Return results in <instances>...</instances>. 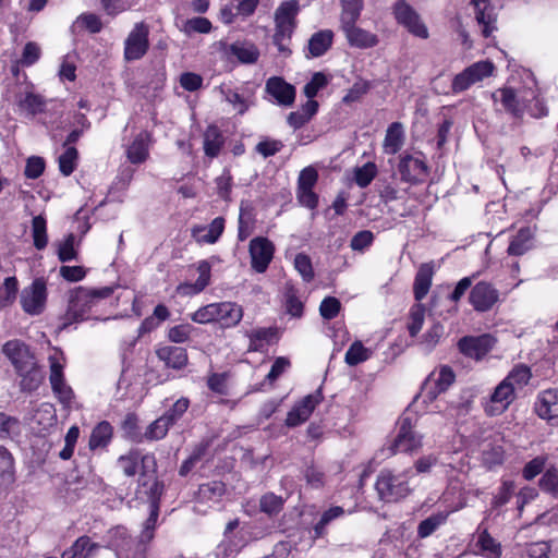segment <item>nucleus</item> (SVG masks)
I'll list each match as a JSON object with an SVG mask.
<instances>
[{
	"instance_id": "1",
	"label": "nucleus",
	"mask_w": 558,
	"mask_h": 558,
	"mask_svg": "<svg viewBox=\"0 0 558 558\" xmlns=\"http://www.w3.org/2000/svg\"><path fill=\"white\" fill-rule=\"evenodd\" d=\"M113 289L104 287L99 289H88L84 287L76 288L70 295L69 305L65 314L60 317L59 330L68 328L73 323L82 322L87 317L90 308L99 300L111 296Z\"/></svg>"
},
{
	"instance_id": "2",
	"label": "nucleus",
	"mask_w": 558,
	"mask_h": 558,
	"mask_svg": "<svg viewBox=\"0 0 558 558\" xmlns=\"http://www.w3.org/2000/svg\"><path fill=\"white\" fill-rule=\"evenodd\" d=\"M411 469L401 473H393L384 469L377 476L375 489L380 500L385 502H397L410 495L412 488L409 485Z\"/></svg>"
},
{
	"instance_id": "3",
	"label": "nucleus",
	"mask_w": 558,
	"mask_h": 558,
	"mask_svg": "<svg viewBox=\"0 0 558 558\" xmlns=\"http://www.w3.org/2000/svg\"><path fill=\"white\" fill-rule=\"evenodd\" d=\"M398 433L395 439L387 448L391 454L397 452H414L422 447L423 436L413 429L412 418L408 415H402L398 423Z\"/></svg>"
},
{
	"instance_id": "4",
	"label": "nucleus",
	"mask_w": 558,
	"mask_h": 558,
	"mask_svg": "<svg viewBox=\"0 0 558 558\" xmlns=\"http://www.w3.org/2000/svg\"><path fill=\"white\" fill-rule=\"evenodd\" d=\"M149 27L144 22L136 23L124 41V59L128 62L142 59L149 49Z\"/></svg>"
},
{
	"instance_id": "5",
	"label": "nucleus",
	"mask_w": 558,
	"mask_h": 558,
	"mask_svg": "<svg viewBox=\"0 0 558 558\" xmlns=\"http://www.w3.org/2000/svg\"><path fill=\"white\" fill-rule=\"evenodd\" d=\"M494 64L490 61H478L464 69L453 77L451 89L458 94L466 90L471 85L492 75Z\"/></svg>"
},
{
	"instance_id": "6",
	"label": "nucleus",
	"mask_w": 558,
	"mask_h": 558,
	"mask_svg": "<svg viewBox=\"0 0 558 558\" xmlns=\"http://www.w3.org/2000/svg\"><path fill=\"white\" fill-rule=\"evenodd\" d=\"M393 15L409 33L423 39L428 37L427 27L421 21L418 13L405 0H398L393 4Z\"/></svg>"
},
{
	"instance_id": "7",
	"label": "nucleus",
	"mask_w": 558,
	"mask_h": 558,
	"mask_svg": "<svg viewBox=\"0 0 558 558\" xmlns=\"http://www.w3.org/2000/svg\"><path fill=\"white\" fill-rule=\"evenodd\" d=\"M47 300V287L44 278H36L21 294V305L25 313L39 315L44 312Z\"/></svg>"
},
{
	"instance_id": "8",
	"label": "nucleus",
	"mask_w": 558,
	"mask_h": 558,
	"mask_svg": "<svg viewBox=\"0 0 558 558\" xmlns=\"http://www.w3.org/2000/svg\"><path fill=\"white\" fill-rule=\"evenodd\" d=\"M456 379V375L451 367L445 365L441 366L439 372L430 373L422 385V395L425 401H434L438 395L445 392Z\"/></svg>"
},
{
	"instance_id": "9",
	"label": "nucleus",
	"mask_w": 558,
	"mask_h": 558,
	"mask_svg": "<svg viewBox=\"0 0 558 558\" xmlns=\"http://www.w3.org/2000/svg\"><path fill=\"white\" fill-rule=\"evenodd\" d=\"M248 252L252 268L256 272L263 274L274 258L275 245L265 236H256L250 241Z\"/></svg>"
},
{
	"instance_id": "10",
	"label": "nucleus",
	"mask_w": 558,
	"mask_h": 558,
	"mask_svg": "<svg viewBox=\"0 0 558 558\" xmlns=\"http://www.w3.org/2000/svg\"><path fill=\"white\" fill-rule=\"evenodd\" d=\"M2 352L10 360L16 373L31 368L37 363L29 347L20 340L7 341L2 347Z\"/></svg>"
},
{
	"instance_id": "11",
	"label": "nucleus",
	"mask_w": 558,
	"mask_h": 558,
	"mask_svg": "<svg viewBox=\"0 0 558 558\" xmlns=\"http://www.w3.org/2000/svg\"><path fill=\"white\" fill-rule=\"evenodd\" d=\"M498 291L488 282L480 281L471 290L469 301L477 312L489 311L498 301Z\"/></svg>"
},
{
	"instance_id": "12",
	"label": "nucleus",
	"mask_w": 558,
	"mask_h": 558,
	"mask_svg": "<svg viewBox=\"0 0 558 558\" xmlns=\"http://www.w3.org/2000/svg\"><path fill=\"white\" fill-rule=\"evenodd\" d=\"M496 340L490 335L478 337L466 336L459 340L458 348L465 356L480 360L494 347Z\"/></svg>"
},
{
	"instance_id": "13",
	"label": "nucleus",
	"mask_w": 558,
	"mask_h": 558,
	"mask_svg": "<svg viewBox=\"0 0 558 558\" xmlns=\"http://www.w3.org/2000/svg\"><path fill=\"white\" fill-rule=\"evenodd\" d=\"M398 171L403 182L416 184L427 175L428 168L423 160L407 154L401 156Z\"/></svg>"
},
{
	"instance_id": "14",
	"label": "nucleus",
	"mask_w": 558,
	"mask_h": 558,
	"mask_svg": "<svg viewBox=\"0 0 558 558\" xmlns=\"http://www.w3.org/2000/svg\"><path fill=\"white\" fill-rule=\"evenodd\" d=\"M163 493L165 483L158 480L157 475L138 477L136 495L138 498H145L149 506H160Z\"/></svg>"
},
{
	"instance_id": "15",
	"label": "nucleus",
	"mask_w": 558,
	"mask_h": 558,
	"mask_svg": "<svg viewBox=\"0 0 558 558\" xmlns=\"http://www.w3.org/2000/svg\"><path fill=\"white\" fill-rule=\"evenodd\" d=\"M265 89L280 106L291 107L294 104L296 95L295 87L280 76L268 78Z\"/></svg>"
},
{
	"instance_id": "16",
	"label": "nucleus",
	"mask_w": 558,
	"mask_h": 558,
	"mask_svg": "<svg viewBox=\"0 0 558 558\" xmlns=\"http://www.w3.org/2000/svg\"><path fill=\"white\" fill-rule=\"evenodd\" d=\"M250 343L247 352H264L265 348L278 339L277 327H258L245 332Z\"/></svg>"
},
{
	"instance_id": "17",
	"label": "nucleus",
	"mask_w": 558,
	"mask_h": 558,
	"mask_svg": "<svg viewBox=\"0 0 558 558\" xmlns=\"http://www.w3.org/2000/svg\"><path fill=\"white\" fill-rule=\"evenodd\" d=\"M243 317V307L235 302L216 303V323L222 328H232L239 325Z\"/></svg>"
},
{
	"instance_id": "18",
	"label": "nucleus",
	"mask_w": 558,
	"mask_h": 558,
	"mask_svg": "<svg viewBox=\"0 0 558 558\" xmlns=\"http://www.w3.org/2000/svg\"><path fill=\"white\" fill-rule=\"evenodd\" d=\"M514 399V387L504 379L494 390L490 402L492 405L486 409L490 415L502 413Z\"/></svg>"
},
{
	"instance_id": "19",
	"label": "nucleus",
	"mask_w": 558,
	"mask_h": 558,
	"mask_svg": "<svg viewBox=\"0 0 558 558\" xmlns=\"http://www.w3.org/2000/svg\"><path fill=\"white\" fill-rule=\"evenodd\" d=\"M157 357L162 361L168 368L183 369L189 362L187 352L184 348L165 345L156 350Z\"/></svg>"
},
{
	"instance_id": "20",
	"label": "nucleus",
	"mask_w": 558,
	"mask_h": 558,
	"mask_svg": "<svg viewBox=\"0 0 558 558\" xmlns=\"http://www.w3.org/2000/svg\"><path fill=\"white\" fill-rule=\"evenodd\" d=\"M150 143L151 133L148 131L140 132L126 149V157L130 162L134 165L145 162L149 156Z\"/></svg>"
},
{
	"instance_id": "21",
	"label": "nucleus",
	"mask_w": 558,
	"mask_h": 558,
	"mask_svg": "<svg viewBox=\"0 0 558 558\" xmlns=\"http://www.w3.org/2000/svg\"><path fill=\"white\" fill-rule=\"evenodd\" d=\"M345 34V38L351 47L367 49L373 48L378 44L377 35L369 33L355 24L341 28Z\"/></svg>"
},
{
	"instance_id": "22",
	"label": "nucleus",
	"mask_w": 558,
	"mask_h": 558,
	"mask_svg": "<svg viewBox=\"0 0 558 558\" xmlns=\"http://www.w3.org/2000/svg\"><path fill=\"white\" fill-rule=\"evenodd\" d=\"M225 230V218H215L208 227L195 226L192 235L199 243H216Z\"/></svg>"
},
{
	"instance_id": "23",
	"label": "nucleus",
	"mask_w": 558,
	"mask_h": 558,
	"mask_svg": "<svg viewBox=\"0 0 558 558\" xmlns=\"http://www.w3.org/2000/svg\"><path fill=\"white\" fill-rule=\"evenodd\" d=\"M333 32L331 29H323L314 33L308 40L307 58H318L325 54L332 46Z\"/></svg>"
},
{
	"instance_id": "24",
	"label": "nucleus",
	"mask_w": 558,
	"mask_h": 558,
	"mask_svg": "<svg viewBox=\"0 0 558 558\" xmlns=\"http://www.w3.org/2000/svg\"><path fill=\"white\" fill-rule=\"evenodd\" d=\"M15 482V460L9 449L0 445V486L9 487Z\"/></svg>"
},
{
	"instance_id": "25",
	"label": "nucleus",
	"mask_w": 558,
	"mask_h": 558,
	"mask_svg": "<svg viewBox=\"0 0 558 558\" xmlns=\"http://www.w3.org/2000/svg\"><path fill=\"white\" fill-rule=\"evenodd\" d=\"M210 264L207 260L199 262L197 271L199 274L194 283H183L178 287V291L184 294H196L202 292L210 282Z\"/></svg>"
},
{
	"instance_id": "26",
	"label": "nucleus",
	"mask_w": 558,
	"mask_h": 558,
	"mask_svg": "<svg viewBox=\"0 0 558 558\" xmlns=\"http://www.w3.org/2000/svg\"><path fill=\"white\" fill-rule=\"evenodd\" d=\"M113 435V427L107 421H102L98 423L92 430L88 441V447L90 450H97L106 448Z\"/></svg>"
},
{
	"instance_id": "27",
	"label": "nucleus",
	"mask_w": 558,
	"mask_h": 558,
	"mask_svg": "<svg viewBox=\"0 0 558 558\" xmlns=\"http://www.w3.org/2000/svg\"><path fill=\"white\" fill-rule=\"evenodd\" d=\"M433 267L428 264H423L418 268L414 284L413 292L416 301L421 302L428 293L432 286Z\"/></svg>"
},
{
	"instance_id": "28",
	"label": "nucleus",
	"mask_w": 558,
	"mask_h": 558,
	"mask_svg": "<svg viewBox=\"0 0 558 558\" xmlns=\"http://www.w3.org/2000/svg\"><path fill=\"white\" fill-rule=\"evenodd\" d=\"M226 492L227 486L222 481H210L198 486L197 499L202 502H218Z\"/></svg>"
},
{
	"instance_id": "29",
	"label": "nucleus",
	"mask_w": 558,
	"mask_h": 558,
	"mask_svg": "<svg viewBox=\"0 0 558 558\" xmlns=\"http://www.w3.org/2000/svg\"><path fill=\"white\" fill-rule=\"evenodd\" d=\"M225 144V138L216 125L207 126L204 133V153L207 157L215 158L219 155L222 146Z\"/></svg>"
},
{
	"instance_id": "30",
	"label": "nucleus",
	"mask_w": 558,
	"mask_h": 558,
	"mask_svg": "<svg viewBox=\"0 0 558 558\" xmlns=\"http://www.w3.org/2000/svg\"><path fill=\"white\" fill-rule=\"evenodd\" d=\"M294 29L295 27H291L284 24H275L272 44L277 47L278 52L284 58L290 57L292 53V50L290 49V44L292 40Z\"/></svg>"
},
{
	"instance_id": "31",
	"label": "nucleus",
	"mask_w": 558,
	"mask_h": 558,
	"mask_svg": "<svg viewBox=\"0 0 558 558\" xmlns=\"http://www.w3.org/2000/svg\"><path fill=\"white\" fill-rule=\"evenodd\" d=\"M227 51L236 57L240 62L247 64L255 63L259 57L258 48L252 43H233Z\"/></svg>"
},
{
	"instance_id": "32",
	"label": "nucleus",
	"mask_w": 558,
	"mask_h": 558,
	"mask_svg": "<svg viewBox=\"0 0 558 558\" xmlns=\"http://www.w3.org/2000/svg\"><path fill=\"white\" fill-rule=\"evenodd\" d=\"M299 11L300 5L296 0L282 2L275 12V24H284L291 27H296V15Z\"/></svg>"
},
{
	"instance_id": "33",
	"label": "nucleus",
	"mask_w": 558,
	"mask_h": 558,
	"mask_svg": "<svg viewBox=\"0 0 558 558\" xmlns=\"http://www.w3.org/2000/svg\"><path fill=\"white\" fill-rule=\"evenodd\" d=\"M98 547L99 545L92 542L89 536L83 535L62 553L61 558H88L92 551Z\"/></svg>"
},
{
	"instance_id": "34",
	"label": "nucleus",
	"mask_w": 558,
	"mask_h": 558,
	"mask_svg": "<svg viewBox=\"0 0 558 558\" xmlns=\"http://www.w3.org/2000/svg\"><path fill=\"white\" fill-rule=\"evenodd\" d=\"M46 105L47 100L41 95L32 92H27L17 101L19 108L32 118L45 112Z\"/></svg>"
},
{
	"instance_id": "35",
	"label": "nucleus",
	"mask_w": 558,
	"mask_h": 558,
	"mask_svg": "<svg viewBox=\"0 0 558 558\" xmlns=\"http://www.w3.org/2000/svg\"><path fill=\"white\" fill-rule=\"evenodd\" d=\"M403 126L400 122L391 123L385 135L384 148L387 154H397L403 145Z\"/></svg>"
},
{
	"instance_id": "36",
	"label": "nucleus",
	"mask_w": 558,
	"mask_h": 558,
	"mask_svg": "<svg viewBox=\"0 0 558 558\" xmlns=\"http://www.w3.org/2000/svg\"><path fill=\"white\" fill-rule=\"evenodd\" d=\"M500 97V101L502 107L507 112L512 114L514 118H521L523 114V108L520 105V101L517 97V94L513 88L504 87L498 89L493 94V98Z\"/></svg>"
},
{
	"instance_id": "37",
	"label": "nucleus",
	"mask_w": 558,
	"mask_h": 558,
	"mask_svg": "<svg viewBox=\"0 0 558 558\" xmlns=\"http://www.w3.org/2000/svg\"><path fill=\"white\" fill-rule=\"evenodd\" d=\"M533 232L529 227L521 228L512 238L509 246L508 254L511 256H521L531 248V241Z\"/></svg>"
},
{
	"instance_id": "38",
	"label": "nucleus",
	"mask_w": 558,
	"mask_h": 558,
	"mask_svg": "<svg viewBox=\"0 0 558 558\" xmlns=\"http://www.w3.org/2000/svg\"><path fill=\"white\" fill-rule=\"evenodd\" d=\"M17 375L21 377L20 388L25 392H32L38 389L44 379V375L37 363L31 368L19 372Z\"/></svg>"
},
{
	"instance_id": "39",
	"label": "nucleus",
	"mask_w": 558,
	"mask_h": 558,
	"mask_svg": "<svg viewBox=\"0 0 558 558\" xmlns=\"http://www.w3.org/2000/svg\"><path fill=\"white\" fill-rule=\"evenodd\" d=\"M557 393L553 391H545L538 403L536 404V413L539 417L551 420L558 417V402Z\"/></svg>"
},
{
	"instance_id": "40",
	"label": "nucleus",
	"mask_w": 558,
	"mask_h": 558,
	"mask_svg": "<svg viewBox=\"0 0 558 558\" xmlns=\"http://www.w3.org/2000/svg\"><path fill=\"white\" fill-rule=\"evenodd\" d=\"M344 514V509L340 506H333L324 511L314 525L313 531V539H318L325 537L327 534V526L336 519L342 517Z\"/></svg>"
},
{
	"instance_id": "41",
	"label": "nucleus",
	"mask_w": 558,
	"mask_h": 558,
	"mask_svg": "<svg viewBox=\"0 0 558 558\" xmlns=\"http://www.w3.org/2000/svg\"><path fill=\"white\" fill-rule=\"evenodd\" d=\"M475 20L482 26V34L488 38L496 29L497 15L493 4L474 10Z\"/></svg>"
},
{
	"instance_id": "42",
	"label": "nucleus",
	"mask_w": 558,
	"mask_h": 558,
	"mask_svg": "<svg viewBox=\"0 0 558 558\" xmlns=\"http://www.w3.org/2000/svg\"><path fill=\"white\" fill-rule=\"evenodd\" d=\"M341 8L340 24L342 28L355 24L360 19L363 10V0H342Z\"/></svg>"
},
{
	"instance_id": "43",
	"label": "nucleus",
	"mask_w": 558,
	"mask_h": 558,
	"mask_svg": "<svg viewBox=\"0 0 558 558\" xmlns=\"http://www.w3.org/2000/svg\"><path fill=\"white\" fill-rule=\"evenodd\" d=\"M32 236L37 250L41 251L47 246V222L41 215L35 216L32 220Z\"/></svg>"
},
{
	"instance_id": "44",
	"label": "nucleus",
	"mask_w": 558,
	"mask_h": 558,
	"mask_svg": "<svg viewBox=\"0 0 558 558\" xmlns=\"http://www.w3.org/2000/svg\"><path fill=\"white\" fill-rule=\"evenodd\" d=\"M284 301L287 313L296 318L303 315L304 305L298 296V290L291 283L284 287Z\"/></svg>"
},
{
	"instance_id": "45",
	"label": "nucleus",
	"mask_w": 558,
	"mask_h": 558,
	"mask_svg": "<svg viewBox=\"0 0 558 558\" xmlns=\"http://www.w3.org/2000/svg\"><path fill=\"white\" fill-rule=\"evenodd\" d=\"M284 499L274 493H266L259 499V510L268 517H276L281 512Z\"/></svg>"
},
{
	"instance_id": "46",
	"label": "nucleus",
	"mask_w": 558,
	"mask_h": 558,
	"mask_svg": "<svg viewBox=\"0 0 558 558\" xmlns=\"http://www.w3.org/2000/svg\"><path fill=\"white\" fill-rule=\"evenodd\" d=\"M448 513L438 512L423 520L417 527V534L420 537L425 538L432 535L436 529L446 522Z\"/></svg>"
},
{
	"instance_id": "47",
	"label": "nucleus",
	"mask_w": 558,
	"mask_h": 558,
	"mask_svg": "<svg viewBox=\"0 0 558 558\" xmlns=\"http://www.w3.org/2000/svg\"><path fill=\"white\" fill-rule=\"evenodd\" d=\"M371 356V351L361 341H354L345 352L344 361L350 366L365 362Z\"/></svg>"
},
{
	"instance_id": "48",
	"label": "nucleus",
	"mask_w": 558,
	"mask_h": 558,
	"mask_svg": "<svg viewBox=\"0 0 558 558\" xmlns=\"http://www.w3.org/2000/svg\"><path fill=\"white\" fill-rule=\"evenodd\" d=\"M477 546H480L481 550L488 558H500L501 556L500 544L496 543L487 530H484L482 533H480Z\"/></svg>"
},
{
	"instance_id": "49",
	"label": "nucleus",
	"mask_w": 558,
	"mask_h": 558,
	"mask_svg": "<svg viewBox=\"0 0 558 558\" xmlns=\"http://www.w3.org/2000/svg\"><path fill=\"white\" fill-rule=\"evenodd\" d=\"M121 428L124 433V436L134 441L142 442L143 434L138 427V417L135 413H128L121 424Z\"/></svg>"
},
{
	"instance_id": "50",
	"label": "nucleus",
	"mask_w": 558,
	"mask_h": 558,
	"mask_svg": "<svg viewBox=\"0 0 558 558\" xmlns=\"http://www.w3.org/2000/svg\"><path fill=\"white\" fill-rule=\"evenodd\" d=\"M377 174V167L374 162L368 161L362 167L354 169V181L355 183L364 189L367 187Z\"/></svg>"
},
{
	"instance_id": "51",
	"label": "nucleus",
	"mask_w": 558,
	"mask_h": 558,
	"mask_svg": "<svg viewBox=\"0 0 558 558\" xmlns=\"http://www.w3.org/2000/svg\"><path fill=\"white\" fill-rule=\"evenodd\" d=\"M170 424L162 417H158L148 425L146 432L143 434V439L147 440H159L167 436Z\"/></svg>"
},
{
	"instance_id": "52",
	"label": "nucleus",
	"mask_w": 558,
	"mask_h": 558,
	"mask_svg": "<svg viewBox=\"0 0 558 558\" xmlns=\"http://www.w3.org/2000/svg\"><path fill=\"white\" fill-rule=\"evenodd\" d=\"M77 157L78 151L73 146L66 147L65 151L59 156V169L63 175L68 177L73 173L76 167Z\"/></svg>"
},
{
	"instance_id": "53",
	"label": "nucleus",
	"mask_w": 558,
	"mask_h": 558,
	"mask_svg": "<svg viewBox=\"0 0 558 558\" xmlns=\"http://www.w3.org/2000/svg\"><path fill=\"white\" fill-rule=\"evenodd\" d=\"M190 407V400L185 397L178 399L173 405L166 411L161 416L173 426L187 411Z\"/></svg>"
},
{
	"instance_id": "54",
	"label": "nucleus",
	"mask_w": 558,
	"mask_h": 558,
	"mask_svg": "<svg viewBox=\"0 0 558 558\" xmlns=\"http://www.w3.org/2000/svg\"><path fill=\"white\" fill-rule=\"evenodd\" d=\"M17 290V279L15 277L5 278L3 284L0 287V304L2 306L12 304L16 299Z\"/></svg>"
},
{
	"instance_id": "55",
	"label": "nucleus",
	"mask_w": 558,
	"mask_h": 558,
	"mask_svg": "<svg viewBox=\"0 0 558 558\" xmlns=\"http://www.w3.org/2000/svg\"><path fill=\"white\" fill-rule=\"evenodd\" d=\"M159 510L160 506H149V515L144 522V527L140 536L141 543H148L154 538Z\"/></svg>"
},
{
	"instance_id": "56",
	"label": "nucleus",
	"mask_w": 558,
	"mask_h": 558,
	"mask_svg": "<svg viewBox=\"0 0 558 558\" xmlns=\"http://www.w3.org/2000/svg\"><path fill=\"white\" fill-rule=\"evenodd\" d=\"M531 369L524 364L515 365L509 375L505 378L511 386L522 387L526 385L531 378Z\"/></svg>"
},
{
	"instance_id": "57",
	"label": "nucleus",
	"mask_w": 558,
	"mask_h": 558,
	"mask_svg": "<svg viewBox=\"0 0 558 558\" xmlns=\"http://www.w3.org/2000/svg\"><path fill=\"white\" fill-rule=\"evenodd\" d=\"M425 317V307L422 304H416L410 312V323L408 324V330L411 337H416L421 331Z\"/></svg>"
},
{
	"instance_id": "58",
	"label": "nucleus",
	"mask_w": 558,
	"mask_h": 558,
	"mask_svg": "<svg viewBox=\"0 0 558 558\" xmlns=\"http://www.w3.org/2000/svg\"><path fill=\"white\" fill-rule=\"evenodd\" d=\"M138 461L140 452L137 450H132L128 454L121 456L118 459V464L126 476L132 477L137 473Z\"/></svg>"
},
{
	"instance_id": "59",
	"label": "nucleus",
	"mask_w": 558,
	"mask_h": 558,
	"mask_svg": "<svg viewBox=\"0 0 558 558\" xmlns=\"http://www.w3.org/2000/svg\"><path fill=\"white\" fill-rule=\"evenodd\" d=\"M213 28L211 22L202 16L192 17L184 23V33L191 35L192 33L208 34Z\"/></svg>"
},
{
	"instance_id": "60",
	"label": "nucleus",
	"mask_w": 558,
	"mask_h": 558,
	"mask_svg": "<svg viewBox=\"0 0 558 558\" xmlns=\"http://www.w3.org/2000/svg\"><path fill=\"white\" fill-rule=\"evenodd\" d=\"M75 235L69 233L64 241L58 246V258L65 263L77 258V252L74 248Z\"/></svg>"
},
{
	"instance_id": "61",
	"label": "nucleus",
	"mask_w": 558,
	"mask_h": 558,
	"mask_svg": "<svg viewBox=\"0 0 558 558\" xmlns=\"http://www.w3.org/2000/svg\"><path fill=\"white\" fill-rule=\"evenodd\" d=\"M505 451L501 446L488 444L483 449V462L492 468L501 464L504 461Z\"/></svg>"
},
{
	"instance_id": "62",
	"label": "nucleus",
	"mask_w": 558,
	"mask_h": 558,
	"mask_svg": "<svg viewBox=\"0 0 558 558\" xmlns=\"http://www.w3.org/2000/svg\"><path fill=\"white\" fill-rule=\"evenodd\" d=\"M294 267L302 276L304 281L310 282L314 279L312 260L308 255L304 253L296 254L294 258Z\"/></svg>"
},
{
	"instance_id": "63",
	"label": "nucleus",
	"mask_w": 558,
	"mask_h": 558,
	"mask_svg": "<svg viewBox=\"0 0 558 558\" xmlns=\"http://www.w3.org/2000/svg\"><path fill=\"white\" fill-rule=\"evenodd\" d=\"M539 487L554 496H558V470L549 468L539 480Z\"/></svg>"
},
{
	"instance_id": "64",
	"label": "nucleus",
	"mask_w": 558,
	"mask_h": 558,
	"mask_svg": "<svg viewBox=\"0 0 558 558\" xmlns=\"http://www.w3.org/2000/svg\"><path fill=\"white\" fill-rule=\"evenodd\" d=\"M341 310L340 301L335 296H326L319 306L320 316L326 320H331L338 316Z\"/></svg>"
}]
</instances>
